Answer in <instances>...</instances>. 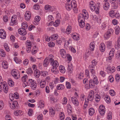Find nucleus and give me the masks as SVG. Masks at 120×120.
I'll return each mask as SVG.
<instances>
[{
	"label": "nucleus",
	"instance_id": "f257e3e1",
	"mask_svg": "<svg viewBox=\"0 0 120 120\" xmlns=\"http://www.w3.org/2000/svg\"><path fill=\"white\" fill-rule=\"evenodd\" d=\"M89 18L88 13L85 9L82 11V13L79 14L78 17V22L79 25L81 28H83L85 25V19Z\"/></svg>",
	"mask_w": 120,
	"mask_h": 120
},
{
	"label": "nucleus",
	"instance_id": "f03ea898",
	"mask_svg": "<svg viewBox=\"0 0 120 120\" xmlns=\"http://www.w3.org/2000/svg\"><path fill=\"white\" fill-rule=\"evenodd\" d=\"M28 79V76L27 75H24L22 78V82H23V86L24 87L26 86H29L30 85V84L29 83V79L28 81H26Z\"/></svg>",
	"mask_w": 120,
	"mask_h": 120
},
{
	"label": "nucleus",
	"instance_id": "7ed1b4c3",
	"mask_svg": "<svg viewBox=\"0 0 120 120\" xmlns=\"http://www.w3.org/2000/svg\"><path fill=\"white\" fill-rule=\"evenodd\" d=\"M29 82L31 89L33 90H36L37 88V86L35 80L32 79H29Z\"/></svg>",
	"mask_w": 120,
	"mask_h": 120
},
{
	"label": "nucleus",
	"instance_id": "20e7f679",
	"mask_svg": "<svg viewBox=\"0 0 120 120\" xmlns=\"http://www.w3.org/2000/svg\"><path fill=\"white\" fill-rule=\"evenodd\" d=\"M17 16L14 15L11 17V22L10 23V25L13 26L16 25L17 23Z\"/></svg>",
	"mask_w": 120,
	"mask_h": 120
},
{
	"label": "nucleus",
	"instance_id": "39448f33",
	"mask_svg": "<svg viewBox=\"0 0 120 120\" xmlns=\"http://www.w3.org/2000/svg\"><path fill=\"white\" fill-rule=\"evenodd\" d=\"M98 111L101 115H104L105 111V106L102 105H100Z\"/></svg>",
	"mask_w": 120,
	"mask_h": 120
},
{
	"label": "nucleus",
	"instance_id": "423d86ee",
	"mask_svg": "<svg viewBox=\"0 0 120 120\" xmlns=\"http://www.w3.org/2000/svg\"><path fill=\"white\" fill-rule=\"evenodd\" d=\"M11 74L13 77L15 79H17L19 78L18 76L19 73L18 71L15 69H13L12 71Z\"/></svg>",
	"mask_w": 120,
	"mask_h": 120
},
{
	"label": "nucleus",
	"instance_id": "0eeeda50",
	"mask_svg": "<svg viewBox=\"0 0 120 120\" xmlns=\"http://www.w3.org/2000/svg\"><path fill=\"white\" fill-rule=\"evenodd\" d=\"M89 7L90 10L92 11H94L96 9V4L94 1H91L90 3Z\"/></svg>",
	"mask_w": 120,
	"mask_h": 120
},
{
	"label": "nucleus",
	"instance_id": "6e6552de",
	"mask_svg": "<svg viewBox=\"0 0 120 120\" xmlns=\"http://www.w3.org/2000/svg\"><path fill=\"white\" fill-rule=\"evenodd\" d=\"M17 103L18 104L17 101H10L9 103V105L11 109H14L15 108L16 106H17Z\"/></svg>",
	"mask_w": 120,
	"mask_h": 120
},
{
	"label": "nucleus",
	"instance_id": "1a4fd4ad",
	"mask_svg": "<svg viewBox=\"0 0 120 120\" xmlns=\"http://www.w3.org/2000/svg\"><path fill=\"white\" fill-rule=\"evenodd\" d=\"M59 53L63 58H65L67 57V53L65 50L64 49H60Z\"/></svg>",
	"mask_w": 120,
	"mask_h": 120
},
{
	"label": "nucleus",
	"instance_id": "9d476101",
	"mask_svg": "<svg viewBox=\"0 0 120 120\" xmlns=\"http://www.w3.org/2000/svg\"><path fill=\"white\" fill-rule=\"evenodd\" d=\"M115 50L113 48H112L110 50L109 54V56L108 57L109 59L110 60H111L113 57L114 55Z\"/></svg>",
	"mask_w": 120,
	"mask_h": 120
},
{
	"label": "nucleus",
	"instance_id": "9b49d317",
	"mask_svg": "<svg viewBox=\"0 0 120 120\" xmlns=\"http://www.w3.org/2000/svg\"><path fill=\"white\" fill-rule=\"evenodd\" d=\"M30 12L29 11H26L25 15V18L26 21H29L31 19V17Z\"/></svg>",
	"mask_w": 120,
	"mask_h": 120
},
{
	"label": "nucleus",
	"instance_id": "f8f14e48",
	"mask_svg": "<svg viewBox=\"0 0 120 120\" xmlns=\"http://www.w3.org/2000/svg\"><path fill=\"white\" fill-rule=\"evenodd\" d=\"M6 37V33L4 29L0 30V38L2 39H5Z\"/></svg>",
	"mask_w": 120,
	"mask_h": 120
},
{
	"label": "nucleus",
	"instance_id": "ddd939ff",
	"mask_svg": "<svg viewBox=\"0 0 120 120\" xmlns=\"http://www.w3.org/2000/svg\"><path fill=\"white\" fill-rule=\"evenodd\" d=\"M3 91L4 93H7L8 91V86L7 83L5 82H3Z\"/></svg>",
	"mask_w": 120,
	"mask_h": 120
},
{
	"label": "nucleus",
	"instance_id": "4468645a",
	"mask_svg": "<svg viewBox=\"0 0 120 120\" xmlns=\"http://www.w3.org/2000/svg\"><path fill=\"white\" fill-rule=\"evenodd\" d=\"M38 84H40V87L42 88H44L46 85V82L44 80H41L40 82L38 81V79L37 80Z\"/></svg>",
	"mask_w": 120,
	"mask_h": 120
},
{
	"label": "nucleus",
	"instance_id": "2eb2a0df",
	"mask_svg": "<svg viewBox=\"0 0 120 120\" xmlns=\"http://www.w3.org/2000/svg\"><path fill=\"white\" fill-rule=\"evenodd\" d=\"M48 20L49 22V25L51 26L53 23V21H54L53 17L52 15H49L48 18Z\"/></svg>",
	"mask_w": 120,
	"mask_h": 120
},
{
	"label": "nucleus",
	"instance_id": "dca6fc26",
	"mask_svg": "<svg viewBox=\"0 0 120 120\" xmlns=\"http://www.w3.org/2000/svg\"><path fill=\"white\" fill-rule=\"evenodd\" d=\"M25 30V29L23 28H20L18 29V32L20 35H25L26 33Z\"/></svg>",
	"mask_w": 120,
	"mask_h": 120
},
{
	"label": "nucleus",
	"instance_id": "f3484780",
	"mask_svg": "<svg viewBox=\"0 0 120 120\" xmlns=\"http://www.w3.org/2000/svg\"><path fill=\"white\" fill-rule=\"evenodd\" d=\"M71 101L73 104L75 106H77L79 105V102L77 98L74 97L71 98Z\"/></svg>",
	"mask_w": 120,
	"mask_h": 120
},
{
	"label": "nucleus",
	"instance_id": "a211bd4d",
	"mask_svg": "<svg viewBox=\"0 0 120 120\" xmlns=\"http://www.w3.org/2000/svg\"><path fill=\"white\" fill-rule=\"evenodd\" d=\"M67 108L68 114L70 115L72 114V107L71 105L69 104H68L67 105Z\"/></svg>",
	"mask_w": 120,
	"mask_h": 120
},
{
	"label": "nucleus",
	"instance_id": "6ab92c4d",
	"mask_svg": "<svg viewBox=\"0 0 120 120\" xmlns=\"http://www.w3.org/2000/svg\"><path fill=\"white\" fill-rule=\"evenodd\" d=\"M99 49L101 52H104L105 49V46L104 44L101 43L100 44L99 46Z\"/></svg>",
	"mask_w": 120,
	"mask_h": 120
},
{
	"label": "nucleus",
	"instance_id": "aec40b11",
	"mask_svg": "<svg viewBox=\"0 0 120 120\" xmlns=\"http://www.w3.org/2000/svg\"><path fill=\"white\" fill-rule=\"evenodd\" d=\"M110 4L107 1H105L103 6V8L105 10H108Z\"/></svg>",
	"mask_w": 120,
	"mask_h": 120
},
{
	"label": "nucleus",
	"instance_id": "412c9836",
	"mask_svg": "<svg viewBox=\"0 0 120 120\" xmlns=\"http://www.w3.org/2000/svg\"><path fill=\"white\" fill-rule=\"evenodd\" d=\"M95 110L93 108H91L88 109V114L90 116H92L95 113Z\"/></svg>",
	"mask_w": 120,
	"mask_h": 120
},
{
	"label": "nucleus",
	"instance_id": "4be33fe9",
	"mask_svg": "<svg viewBox=\"0 0 120 120\" xmlns=\"http://www.w3.org/2000/svg\"><path fill=\"white\" fill-rule=\"evenodd\" d=\"M46 58L47 59V60L49 62H51V63H52L54 61V57L52 55H50L48 57H46Z\"/></svg>",
	"mask_w": 120,
	"mask_h": 120
},
{
	"label": "nucleus",
	"instance_id": "5701e85b",
	"mask_svg": "<svg viewBox=\"0 0 120 120\" xmlns=\"http://www.w3.org/2000/svg\"><path fill=\"white\" fill-rule=\"evenodd\" d=\"M89 69L90 70V72L92 75H94L95 72V67L92 65H90L89 67Z\"/></svg>",
	"mask_w": 120,
	"mask_h": 120
},
{
	"label": "nucleus",
	"instance_id": "b1692460",
	"mask_svg": "<svg viewBox=\"0 0 120 120\" xmlns=\"http://www.w3.org/2000/svg\"><path fill=\"white\" fill-rule=\"evenodd\" d=\"M72 37L75 41H78L79 39V35L77 34H74L72 35Z\"/></svg>",
	"mask_w": 120,
	"mask_h": 120
},
{
	"label": "nucleus",
	"instance_id": "393cba45",
	"mask_svg": "<svg viewBox=\"0 0 120 120\" xmlns=\"http://www.w3.org/2000/svg\"><path fill=\"white\" fill-rule=\"evenodd\" d=\"M63 41L64 42V46L65 47H66L68 46L70 43V40L68 41L66 38H64L63 39Z\"/></svg>",
	"mask_w": 120,
	"mask_h": 120
},
{
	"label": "nucleus",
	"instance_id": "a878e982",
	"mask_svg": "<svg viewBox=\"0 0 120 120\" xmlns=\"http://www.w3.org/2000/svg\"><path fill=\"white\" fill-rule=\"evenodd\" d=\"M95 45L94 42H91L90 44V49L91 51H93L94 50Z\"/></svg>",
	"mask_w": 120,
	"mask_h": 120
},
{
	"label": "nucleus",
	"instance_id": "bb28decb",
	"mask_svg": "<svg viewBox=\"0 0 120 120\" xmlns=\"http://www.w3.org/2000/svg\"><path fill=\"white\" fill-rule=\"evenodd\" d=\"M71 5L72 8L75 9L77 7L76 2L75 0H72L71 3Z\"/></svg>",
	"mask_w": 120,
	"mask_h": 120
},
{
	"label": "nucleus",
	"instance_id": "cd10ccee",
	"mask_svg": "<svg viewBox=\"0 0 120 120\" xmlns=\"http://www.w3.org/2000/svg\"><path fill=\"white\" fill-rule=\"evenodd\" d=\"M40 17L39 16H36L35 18V21L34 22V24L36 25L38 24V22H39L40 20Z\"/></svg>",
	"mask_w": 120,
	"mask_h": 120
},
{
	"label": "nucleus",
	"instance_id": "c85d7f7f",
	"mask_svg": "<svg viewBox=\"0 0 120 120\" xmlns=\"http://www.w3.org/2000/svg\"><path fill=\"white\" fill-rule=\"evenodd\" d=\"M2 65L3 68L4 69H6L8 67V64L6 61L4 60L2 62Z\"/></svg>",
	"mask_w": 120,
	"mask_h": 120
},
{
	"label": "nucleus",
	"instance_id": "c756f323",
	"mask_svg": "<svg viewBox=\"0 0 120 120\" xmlns=\"http://www.w3.org/2000/svg\"><path fill=\"white\" fill-rule=\"evenodd\" d=\"M91 76L93 77V82L95 83V84L97 85L98 83V81L96 76L94 75H92Z\"/></svg>",
	"mask_w": 120,
	"mask_h": 120
},
{
	"label": "nucleus",
	"instance_id": "7c9ffc66",
	"mask_svg": "<svg viewBox=\"0 0 120 120\" xmlns=\"http://www.w3.org/2000/svg\"><path fill=\"white\" fill-rule=\"evenodd\" d=\"M59 116L61 120H64L65 118V115L63 111L60 112L59 113Z\"/></svg>",
	"mask_w": 120,
	"mask_h": 120
},
{
	"label": "nucleus",
	"instance_id": "2f4dec72",
	"mask_svg": "<svg viewBox=\"0 0 120 120\" xmlns=\"http://www.w3.org/2000/svg\"><path fill=\"white\" fill-rule=\"evenodd\" d=\"M40 74V72L39 70H37L34 71V76L36 78H38L39 77Z\"/></svg>",
	"mask_w": 120,
	"mask_h": 120
},
{
	"label": "nucleus",
	"instance_id": "473e14b6",
	"mask_svg": "<svg viewBox=\"0 0 120 120\" xmlns=\"http://www.w3.org/2000/svg\"><path fill=\"white\" fill-rule=\"evenodd\" d=\"M14 115L16 116L21 115L22 114V111L20 110H17L15 111L14 112Z\"/></svg>",
	"mask_w": 120,
	"mask_h": 120
},
{
	"label": "nucleus",
	"instance_id": "72a5a7b5",
	"mask_svg": "<svg viewBox=\"0 0 120 120\" xmlns=\"http://www.w3.org/2000/svg\"><path fill=\"white\" fill-rule=\"evenodd\" d=\"M56 88L58 90H62L64 88L65 86L62 84H60L57 85Z\"/></svg>",
	"mask_w": 120,
	"mask_h": 120
},
{
	"label": "nucleus",
	"instance_id": "f704fd0d",
	"mask_svg": "<svg viewBox=\"0 0 120 120\" xmlns=\"http://www.w3.org/2000/svg\"><path fill=\"white\" fill-rule=\"evenodd\" d=\"M59 69L60 71L62 73H64L66 71L64 67L62 65H60L59 67Z\"/></svg>",
	"mask_w": 120,
	"mask_h": 120
},
{
	"label": "nucleus",
	"instance_id": "c9c22d12",
	"mask_svg": "<svg viewBox=\"0 0 120 120\" xmlns=\"http://www.w3.org/2000/svg\"><path fill=\"white\" fill-rule=\"evenodd\" d=\"M8 85L11 86H13L14 85L13 81L11 78H9L8 80Z\"/></svg>",
	"mask_w": 120,
	"mask_h": 120
},
{
	"label": "nucleus",
	"instance_id": "e433bc0d",
	"mask_svg": "<svg viewBox=\"0 0 120 120\" xmlns=\"http://www.w3.org/2000/svg\"><path fill=\"white\" fill-rule=\"evenodd\" d=\"M65 7L66 9L68 11H70L72 8L71 5L68 3L65 4Z\"/></svg>",
	"mask_w": 120,
	"mask_h": 120
},
{
	"label": "nucleus",
	"instance_id": "4c0bfd02",
	"mask_svg": "<svg viewBox=\"0 0 120 120\" xmlns=\"http://www.w3.org/2000/svg\"><path fill=\"white\" fill-rule=\"evenodd\" d=\"M49 64V62L47 60V59L46 58L43 62V64L44 66L46 67L48 66Z\"/></svg>",
	"mask_w": 120,
	"mask_h": 120
},
{
	"label": "nucleus",
	"instance_id": "58836bf2",
	"mask_svg": "<svg viewBox=\"0 0 120 120\" xmlns=\"http://www.w3.org/2000/svg\"><path fill=\"white\" fill-rule=\"evenodd\" d=\"M71 27L70 26H68L67 27L66 29V33L67 34H69L71 33Z\"/></svg>",
	"mask_w": 120,
	"mask_h": 120
},
{
	"label": "nucleus",
	"instance_id": "ea45409f",
	"mask_svg": "<svg viewBox=\"0 0 120 120\" xmlns=\"http://www.w3.org/2000/svg\"><path fill=\"white\" fill-rule=\"evenodd\" d=\"M52 63V65L54 68H56L58 66V63L56 61H54Z\"/></svg>",
	"mask_w": 120,
	"mask_h": 120
},
{
	"label": "nucleus",
	"instance_id": "a19ab883",
	"mask_svg": "<svg viewBox=\"0 0 120 120\" xmlns=\"http://www.w3.org/2000/svg\"><path fill=\"white\" fill-rule=\"evenodd\" d=\"M44 106V102L43 101L40 100L39 102L38 107L40 108H43Z\"/></svg>",
	"mask_w": 120,
	"mask_h": 120
},
{
	"label": "nucleus",
	"instance_id": "79ce46f5",
	"mask_svg": "<svg viewBox=\"0 0 120 120\" xmlns=\"http://www.w3.org/2000/svg\"><path fill=\"white\" fill-rule=\"evenodd\" d=\"M14 60L17 64H20L22 62V60L17 57H15L14 58Z\"/></svg>",
	"mask_w": 120,
	"mask_h": 120
},
{
	"label": "nucleus",
	"instance_id": "37998d69",
	"mask_svg": "<svg viewBox=\"0 0 120 120\" xmlns=\"http://www.w3.org/2000/svg\"><path fill=\"white\" fill-rule=\"evenodd\" d=\"M6 55L4 50L2 49H0V55L3 57H4Z\"/></svg>",
	"mask_w": 120,
	"mask_h": 120
},
{
	"label": "nucleus",
	"instance_id": "c03bdc74",
	"mask_svg": "<svg viewBox=\"0 0 120 120\" xmlns=\"http://www.w3.org/2000/svg\"><path fill=\"white\" fill-rule=\"evenodd\" d=\"M94 84L95 83L93 82L92 79L90 80L89 82V86L90 87L92 88H94Z\"/></svg>",
	"mask_w": 120,
	"mask_h": 120
},
{
	"label": "nucleus",
	"instance_id": "a18cd8bd",
	"mask_svg": "<svg viewBox=\"0 0 120 120\" xmlns=\"http://www.w3.org/2000/svg\"><path fill=\"white\" fill-rule=\"evenodd\" d=\"M22 28H23L25 29H26L27 28L28 26V25L27 23L26 22H24L22 23Z\"/></svg>",
	"mask_w": 120,
	"mask_h": 120
},
{
	"label": "nucleus",
	"instance_id": "49530a36",
	"mask_svg": "<svg viewBox=\"0 0 120 120\" xmlns=\"http://www.w3.org/2000/svg\"><path fill=\"white\" fill-rule=\"evenodd\" d=\"M60 22V19L56 20L53 23L54 26L55 27L59 25Z\"/></svg>",
	"mask_w": 120,
	"mask_h": 120
},
{
	"label": "nucleus",
	"instance_id": "de8ad7c7",
	"mask_svg": "<svg viewBox=\"0 0 120 120\" xmlns=\"http://www.w3.org/2000/svg\"><path fill=\"white\" fill-rule=\"evenodd\" d=\"M58 37V35L56 34H53L51 36V38L52 41L56 39Z\"/></svg>",
	"mask_w": 120,
	"mask_h": 120
},
{
	"label": "nucleus",
	"instance_id": "09e8293b",
	"mask_svg": "<svg viewBox=\"0 0 120 120\" xmlns=\"http://www.w3.org/2000/svg\"><path fill=\"white\" fill-rule=\"evenodd\" d=\"M115 58L116 59H120V50H118L116 53Z\"/></svg>",
	"mask_w": 120,
	"mask_h": 120
},
{
	"label": "nucleus",
	"instance_id": "8fccbe9b",
	"mask_svg": "<svg viewBox=\"0 0 120 120\" xmlns=\"http://www.w3.org/2000/svg\"><path fill=\"white\" fill-rule=\"evenodd\" d=\"M4 46L5 50L7 51L8 52L10 51V49L7 43H5L4 45Z\"/></svg>",
	"mask_w": 120,
	"mask_h": 120
},
{
	"label": "nucleus",
	"instance_id": "3c124183",
	"mask_svg": "<svg viewBox=\"0 0 120 120\" xmlns=\"http://www.w3.org/2000/svg\"><path fill=\"white\" fill-rule=\"evenodd\" d=\"M49 112L50 114L52 115L53 116L55 114V110L53 109L52 108H50L49 109Z\"/></svg>",
	"mask_w": 120,
	"mask_h": 120
},
{
	"label": "nucleus",
	"instance_id": "603ef678",
	"mask_svg": "<svg viewBox=\"0 0 120 120\" xmlns=\"http://www.w3.org/2000/svg\"><path fill=\"white\" fill-rule=\"evenodd\" d=\"M105 100L106 102L108 103H109L110 101V97L108 96H106L105 98Z\"/></svg>",
	"mask_w": 120,
	"mask_h": 120
},
{
	"label": "nucleus",
	"instance_id": "864d4df0",
	"mask_svg": "<svg viewBox=\"0 0 120 120\" xmlns=\"http://www.w3.org/2000/svg\"><path fill=\"white\" fill-rule=\"evenodd\" d=\"M67 99L66 97H64L62 101V104L63 105H65L67 103Z\"/></svg>",
	"mask_w": 120,
	"mask_h": 120
},
{
	"label": "nucleus",
	"instance_id": "5fc2aeb1",
	"mask_svg": "<svg viewBox=\"0 0 120 120\" xmlns=\"http://www.w3.org/2000/svg\"><path fill=\"white\" fill-rule=\"evenodd\" d=\"M100 97L98 94H96L95 97V100L97 102H98L100 100Z\"/></svg>",
	"mask_w": 120,
	"mask_h": 120
},
{
	"label": "nucleus",
	"instance_id": "6e6d98bb",
	"mask_svg": "<svg viewBox=\"0 0 120 120\" xmlns=\"http://www.w3.org/2000/svg\"><path fill=\"white\" fill-rule=\"evenodd\" d=\"M120 28L118 26H116L115 27V32L116 34L118 35L120 33Z\"/></svg>",
	"mask_w": 120,
	"mask_h": 120
},
{
	"label": "nucleus",
	"instance_id": "4d7b16f0",
	"mask_svg": "<svg viewBox=\"0 0 120 120\" xmlns=\"http://www.w3.org/2000/svg\"><path fill=\"white\" fill-rule=\"evenodd\" d=\"M40 74L41 75L45 76L48 75V73L46 71H41L40 72Z\"/></svg>",
	"mask_w": 120,
	"mask_h": 120
},
{
	"label": "nucleus",
	"instance_id": "13d9d810",
	"mask_svg": "<svg viewBox=\"0 0 120 120\" xmlns=\"http://www.w3.org/2000/svg\"><path fill=\"white\" fill-rule=\"evenodd\" d=\"M55 108L56 111H60L61 109V107L60 106V104H56L55 106Z\"/></svg>",
	"mask_w": 120,
	"mask_h": 120
},
{
	"label": "nucleus",
	"instance_id": "bf43d9fd",
	"mask_svg": "<svg viewBox=\"0 0 120 120\" xmlns=\"http://www.w3.org/2000/svg\"><path fill=\"white\" fill-rule=\"evenodd\" d=\"M26 47H31V43L30 40H27L26 43Z\"/></svg>",
	"mask_w": 120,
	"mask_h": 120
},
{
	"label": "nucleus",
	"instance_id": "052dcab7",
	"mask_svg": "<svg viewBox=\"0 0 120 120\" xmlns=\"http://www.w3.org/2000/svg\"><path fill=\"white\" fill-rule=\"evenodd\" d=\"M68 72L69 73L71 74L72 73V67L71 65H68Z\"/></svg>",
	"mask_w": 120,
	"mask_h": 120
},
{
	"label": "nucleus",
	"instance_id": "680f3d73",
	"mask_svg": "<svg viewBox=\"0 0 120 120\" xmlns=\"http://www.w3.org/2000/svg\"><path fill=\"white\" fill-rule=\"evenodd\" d=\"M106 44L107 47L110 48L112 46V42L111 41H108L106 42Z\"/></svg>",
	"mask_w": 120,
	"mask_h": 120
},
{
	"label": "nucleus",
	"instance_id": "e2e57ef3",
	"mask_svg": "<svg viewBox=\"0 0 120 120\" xmlns=\"http://www.w3.org/2000/svg\"><path fill=\"white\" fill-rule=\"evenodd\" d=\"M113 30L111 29H109L108 30L107 32H106L108 33L110 36H111L113 34Z\"/></svg>",
	"mask_w": 120,
	"mask_h": 120
},
{
	"label": "nucleus",
	"instance_id": "0e129e2a",
	"mask_svg": "<svg viewBox=\"0 0 120 120\" xmlns=\"http://www.w3.org/2000/svg\"><path fill=\"white\" fill-rule=\"evenodd\" d=\"M9 98L11 101H12L14 100L15 98L14 95V94H10L9 95Z\"/></svg>",
	"mask_w": 120,
	"mask_h": 120
},
{
	"label": "nucleus",
	"instance_id": "69168bd1",
	"mask_svg": "<svg viewBox=\"0 0 120 120\" xmlns=\"http://www.w3.org/2000/svg\"><path fill=\"white\" fill-rule=\"evenodd\" d=\"M112 118V112H109L108 113L107 116V118L109 120L111 119Z\"/></svg>",
	"mask_w": 120,
	"mask_h": 120
},
{
	"label": "nucleus",
	"instance_id": "338daca9",
	"mask_svg": "<svg viewBox=\"0 0 120 120\" xmlns=\"http://www.w3.org/2000/svg\"><path fill=\"white\" fill-rule=\"evenodd\" d=\"M66 86L67 89H70L71 88V85L69 82H66Z\"/></svg>",
	"mask_w": 120,
	"mask_h": 120
},
{
	"label": "nucleus",
	"instance_id": "774afa93",
	"mask_svg": "<svg viewBox=\"0 0 120 120\" xmlns=\"http://www.w3.org/2000/svg\"><path fill=\"white\" fill-rule=\"evenodd\" d=\"M109 16L111 17L114 16L115 13L113 10H111L109 11Z\"/></svg>",
	"mask_w": 120,
	"mask_h": 120
}]
</instances>
